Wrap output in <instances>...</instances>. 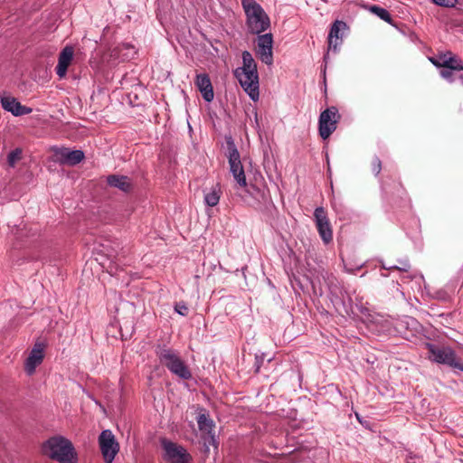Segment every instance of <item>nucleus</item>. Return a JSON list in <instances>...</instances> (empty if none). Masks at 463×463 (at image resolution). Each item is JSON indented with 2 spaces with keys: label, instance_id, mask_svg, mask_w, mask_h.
<instances>
[{
  "label": "nucleus",
  "instance_id": "obj_1",
  "mask_svg": "<svg viewBox=\"0 0 463 463\" xmlns=\"http://www.w3.org/2000/svg\"><path fill=\"white\" fill-rule=\"evenodd\" d=\"M155 353L160 363L173 374L183 380L192 378V373L185 362L181 358L178 351L167 347L165 345H157Z\"/></svg>",
  "mask_w": 463,
  "mask_h": 463
},
{
  "label": "nucleus",
  "instance_id": "obj_2",
  "mask_svg": "<svg viewBox=\"0 0 463 463\" xmlns=\"http://www.w3.org/2000/svg\"><path fill=\"white\" fill-rule=\"evenodd\" d=\"M43 454L61 463H74L75 454L71 441L62 437H52L43 443Z\"/></svg>",
  "mask_w": 463,
  "mask_h": 463
},
{
  "label": "nucleus",
  "instance_id": "obj_3",
  "mask_svg": "<svg viewBox=\"0 0 463 463\" xmlns=\"http://www.w3.org/2000/svg\"><path fill=\"white\" fill-rule=\"evenodd\" d=\"M241 5L247 16L249 31L260 34L269 26V18L263 8L255 0H241Z\"/></svg>",
  "mask_w": 463,
  "mask_h": 463
},
{
  "label": "nucleus",
  "instance_id": "obj_4",
  "mask_svg": "<svg viewBox=\"0 0 463 463\" xmlns=\"http://www.w3.org/2000/svg\"><path fill=\"white\" fill-rule=\"evenodd\" d=\"M429 359L463 372V363L455 351L448 345L427 344Z\"/></svg>",
  "mask_w": 463,
  "mask_h": 463
},
{
  "label": "nucleus",
  "instance_id": "obj_5",
  "mask_svg": "<svg viewBox=\"0 0 463 463\" xmlns=\"http://www.w3.org/2000/svg\"><path fill=\"white\" fill-rule=\"evenodd\" d=\"M226 145L230 170L239 185L244 187L247 185L245 173L241 162L240 153L231 137L226 138Z\"/></svg>",
  "mask_w": 463,
  "mask_h": 463
},
{
  "label": "nucleus",
  "instance_id": "obj_6",
  "mask_svg": "<svg viewBox=\"0 0 463 463\" xmlns=\"http://www.w3.org/2000/svg\"><path fill=\"white\" fill-rule=\"evenodd\" d=\"M339 119L340 115L335 107H330L320 114L318 120V131L320 137L324 140L327 139L336 129V125Z\"/></svg>",
  "mask_w": 463,
  "mask_h": 463
},
{
  "label": "nucleus",
  "instance_id": "obj_7",
  "mask_svg": "<svg viewBox=\"0 0 463 463\" xmlns=\"http://www.w3.org/2000/svg\"><path fill=\"white\" fill-rule=\"evenodd\" d=\"M99 445L106 463H112L119 450V444L111 430H105L99 436Z\"/></svg>",
  "mask_w": 463,
  "mask_h": 463
},
{
  "label": "nucleus",
  "instance_id": "obj_8",
  "mask_svg": "<svg viewBox=\"0 0 463 463\" xmlns=\"http://www.w3.org/2000/svg\"><path fill=\"white\" fill-rule=\"evenodd\" d=\"M234 76L239 80L243 90L250 95V97L256 100L259 97V76L258 71H247L236 69Z\"/></svg>",
  "mask_w": 463,
  "mask_h": 463
},
{
  "label": "nucleus",
  "instance_id": "obj_9",
  "mask_svg": "<svg viewBox=\"0 0 463 463\" xmlns=\"http://www.w3.org/2000/svg\"><path fill=\"white\" fill-rule=\"evenodd\" d=\"M162 447L169 463H190L191 456L184 447L166 439L162 440Z\"/></svg>",
  "mask_w": 463,
  "mask_h": 463
},
{
  "label": "nucleus",
  "instance_id": "obj_10",
  "mask_svg": "<svg viewBox=\"0 0 463 463\" xmlns=\"http://www.w3.org/2000/svg\"><path fill=\"white\" fill-rule=\"evenodd\" d=\"M316 227L324 243L327 244L333 240V230L326 212L323 207H317L314 212Z\"/></svg>",
  "mask_w": 463,
  "mask_h": 463
},
{
  "label": "nucleus",
  "instance_id": "obj_11",
  "mask_svg": "<svg viewBox=\"0 0 463 463\" xmlns=\"http://www.w3.org/2000/svg\"><path fill=\"white\" fill-rule=\"evenodd\" d=\"M197 424L202 432L204 443L217 448L218 441L216 440L214 433L215 424L209 414L205 411L200 412L197 416Z\"/></svg>",
  "mask_w": 463,
  "mask_h": 463
},
{
  "label": "nucleus",
  "instance_id": "obj_12",
  "mask_svg": "<svg viewBox=\"0 0 463 463\" xmlns=\"http://www.w3.org/2000/svg\"><path fill=\"white\" fill-rule=\"evenodd\" d=\"M52 150L53 160L61 165H76L84 159L81 150H70L67 147H54Z\"/></svg>",
  "mask_w": 463,
  "mask_h": 463
},
{
  "label": "nucleus",
  "instance_id": "obj_13",
  "mask_svg": "<svg viewBox=\"0 0 463 463\" xmlns=\"http://www.w3.org/2000/svg\"><path fill=\"white\" fill-rule=\"evenodd\" d=\"M273 36L271 33L259 35L257 39V54L260 61L268 65L273 62Z\"/></svg>",
  "mask_w": 463,
  "mask_h": 463
},
{
  "label": "nucleus",
  "instance_id": "obj_14",
  "mask_svg": "<svg viewBox=\"0 0 463 463\" xmlns=\"http://www.w3.org/2000/svg\"><path fill=\"white\" fill-rule=\"evenodd\" d=\"M44 349L45 345L43 342L38 341L33 345L24 364V369L29 375L33 374L36 367L43 361Z\"/></svg>",
  "mask_w": 463,
  "mask_h": 463
},
{
  "label": "nucleus",
  "instance_id": "obj_15",
  "mask_svg": "<svg viewBox=\"0 0 463 463\" xmlns=\"http://www.w3.org/2000/svg\"><path fill=\"white\" fill-rule=\"evenodd\" d=\"M194 84L201 92L203 98L210 102L213 99L214 93L210 77L206 73L197 74Z\"/></svg>",
  "mask_w": 463,
  "mask_h": 463
},
{
  "label": "nucleus",
  "instance_id": "obj_16",
  "mask_svg": "<svg viewBox=\"0 0 463 463\" xmlns=\"http://www.w3.org/2000/svg\"><path fill=\"white\" fill-rule=\"evenodd\" d=\"M347 25L345 22L336 20L331 26L328 33V49L336 51L337 47L342 43L341 32L345 31Z\"/></svg>",
  "mask_w": 463,
  "mask_h": 463
},
{
  "label": "nucleus",
  "instance_id": "obj_17",
  "mask_svg": "<svg viewBox=\"0 0 463 463\" xmlns=\"http://www.w3.org/2000/svg\"><path fill=\"white\" fill-rule=\"evenodd\" d=\"M74 54V50L71 46H66L59 54L58 64L55 68L56 73L60 78L66 75L68 67L71 63Z\"/></svg>",
  "mask_w": 463,
  "mask_h": 463
},
{
  "label": "nucleus",
  "instance_id": "obj_18",
  "mask_svg": "<svg viewBox=\"0 0 463 463\" xmlns=\"http://www.w3.org/2000/svg\"><path fill=\"white\" fill-rule=\"evenodd\" d=\"M2 107L14 116L27 115L32 112V109L22 105L14 98L5 97L1 99Z\"/></svg>",
  "mask_w": 463,
  "mask_h": 463
},
{
  "label": "nucleus",
  "instance_id": "obj_19",
  "mask_svg": "<svg viewBox=\"0 0 463 463\" xmlns=\"http://www.w3.org/2000/svg\"><path fill=\"white\" fill-rule=\"evenodd\" d=\"M107 184L125 193L130 192L133 188L130 178L127 175H109L107 176Z\"/></svg>",
  "mask_w": 463,
  "mask_h": 463
},
{
  "label": "nucleus",
  "instance_id": "obj_20",
  "mask_svg": "<svg viewBox=\"0 0 463 463\" xmlns=\"http://www.w3.org/2000/svg\"><path fill=\"white\" fill-rule=\"evenodd\" d=\"M443 68L450 69L456 71H463V61L451 52H448V61H443Z\"/></svg>",
  "mask_w": 463,
  "mask_h": 463
},
{
  "label": "nucleus",
  "instance_id": "obj_21",
  "mask_svg": "<svg viewBox=\"0 0 463 463\" xmlns=\"http://www.w3.org/2000/svg\"><path fill=\"white\" fill-rule=\"evenodd\" d=\"M221 188L219 184H216L212 188L211 191L205 193L204 202L208 206L213 207L219 203L220 201Z\"/></svg>",
  "mask_w": 463,
  "mask_h": 463
},
{
  "label": "nucleus",
  "instance_id": "obj_22",
  "mask_svg": "<svg viewBox=\"0 0 463 463\" xmlns=\"http://www.w3.org/2000/svg\"><path fill=\"white\" fill-rule=\"evenodd\" d=\"M242 62L243 66L241 68H237L238 70H243L247 71H257V64L252 57V55L248 52L245 51L242 52Z\"/></svg>",
  "mask_w": 463,
  "mask_h": 463
},
{
  "label": "nucleus",
  "instance_id": "obj_23",
  "mask_svg": "<svg viewBox=\"0 0 463 463\" xmlns=\"http://www.w3.org/2000/svg\"><path fill=\"white\" fill-rule=\"evenodd\" d=\"M370 11L373 14H376L382 20H383V21H385L387 23H391L392 22V16H391L390 13L386 9H384V8H383L381 6H378V5H372L370 7Z\"/></svg>",
  "mask_w": 463,
  "mask_h": 463
},
{
  "label": "nucleus",
  "instance_id": "obj_24",
  "mask_svg": "<svg viewBox=\"0 0 463 463\" xmlns=\"http://www.w3.org/2000/svg\"><path fill=\"white\" fill-rule=\"evenodd\" d=\"M23 150L21 148H15L11 151L7 156V162L9 166L14 167L15 164L22 159Z\"/></svg>",
  "mask_w": 463,
  "mask_h": 463
},
{
  "label": "nucleus",
  "instance_id": "obj_25",
  "mask_svg": "<svg viewBox=\"0 0 463 463\" xmlns=\"http://www.w3.org/2000/svg\"><path fill=\"white\" fill-rule=\"evenodd\" d=\"M371 171L377 175L382 169V162L378 157H373L370 163Z\"/></svg>",
  "mask_w": 463,
  "mask_h": 463
},
{
  "label": "nucleus",
  "instance_id": "obj_26",
  "mask_svg": "<svg viewBox=\"0 0 463 463\" xmlns=\"http://www.w3.org/2000/svg\"><path fill=\"white\" fill-rule=\"evenodd\" d=\"M430 61L433 65H435L438 68H443V65L441 64L443 61H448V53H443L439 55L436 58H430Z\"/></svg>",
  "mask_w": 463,
  "mask_h": 463
},
{
  "label": "nucleus",
  "instance_id": "obj_27",
  "mask_svg": "<svg viewBox=\"0 0 463 463\" xmlns=\"http://www.w3.org/2000/svg\"><path fill=\"white\" fill-rule=\"evenodd\" d=\"M175 310L182 316H187L189 312L188 307L183 301L178 302L175 305Z\"/></svg>",
  "mask_w": 463,
  "mask_h": 463
},
{
  "label": "nucleus",
  "instance_id": "obj_28",
  "mask_svg": "<svg viewBox=\"0 0 463 463\" xmlns=\"http://www.w3.org/2000/svg\"><path fill=\"white\" fill-rule=\"evenodd\" d=\"M434 4L443 7H454L458 0H432Z\"/></svg>",
  "mask_w": 463,
  "mask_h": 463
},
{
  "label": "nucleus",
  "instance_id": "obj_29",
  "mask_svg": "<svg viewBox=\"0 0 463 463\" xmlns=\"http://www.w3.org/2000/svg\"><path fill=\"white\" fill-rule=\"evenodd\" d=\"M439 73L442 78L448 80L450 82L453 81V70L444 68L440 71Z\"/></svg>",
  "mask_w": 463,
  "mask_h": 463
},
{
  "label": "nucleus",
  "instance_id": "obj_30",
  "mask_svg": "<svg viewBox=\"0 0 463 463\" xmlns=\"http://www.w3.org/2000/svg\"><path fill=\"white\" fill-rule=\"evenodd\" d=\"M262 363H263V358L256 354L254 356V365H253L255 373H259Z\"/></svg>",
  "mask_w": 463,
  "mask_h": 463
}]
</instances>
